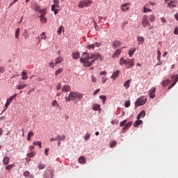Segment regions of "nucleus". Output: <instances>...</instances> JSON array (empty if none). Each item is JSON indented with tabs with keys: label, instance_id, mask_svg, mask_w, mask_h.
I'll use <instances>...</instances> for the list:
<instances>
[{
	"label": "nucleus",
	"instance_id": "nucleus-1",
	"mask_svg": "<svg viewBox=\"0 0 178 178\" xmlns=\"http://www.w3.org/2000/svg\"><path fill=\"white\" fill-rule=\"evenodd\" d=\"M98 58H99L100 60H104V58L101 56L99 53L96 52L89 54L88 52L85 51L80 58V62L81 63H83L84 67H90V66L94 65L95 60H98Z\"/></svg>",
	"mask_w": 178,
	"mask_h": 178
},
{
	"label": "nucleus",
	"instance_id": "nucleus-2",
	"mask_svg": "<svg viewBox=\"0 0 178 178\" xmlns=\"http://www.w3.org/2000/svg\"><path fill=\"white\" fill-rule=\"evenodd\" d=\"M91 3H92V1L91 0H83L79 2L78 7L81 8H88V6H91Z\"/></svg>",
	"mask_w": 178,
	"mask_h": 178
},
{
	"label": "nucleus",
	"instance_id": "nucleus-3",
	"mask_svg": "<svg viewBox=\"0 0 178 178\" xmlns=\"http://www.w3.org/2000/svg\"><path fill=\"white\" fill-rule=\"evenodd\" d=\"M147 102V98L145 96H142L138 98L136 102V106H141V105H145Z\"/></svg>",
	"mask_w": 178,
	"mask_h": 178
},
{
	"label": "nucleus",
	"instance_id": "nucleus-4",
	"mask_svg": "<svg viewBox=\"0 0 178 178\" xmlns=\"http://www.w3.org/2000/svg\"><path fill=\"white\" fill-rule=\"evenodd\" d=\"M142 26L143 27H149L151 26V23L148 20V17L147 15H144L142 19Z\"/></svg>",
	"mask_w": 178,
	"mask_h": 178
},
{
	"label": "nucleus",
	"instance_id": "nucleus-5",
	"mask_svg": "<svg viewBox=\"0 0 178 178\" xmlns=\"http://www.w3.org/2000/svg\"><path fill=\"white\" fill-rule=\"evenodd\" d=\"M76 99V92H70L69 94V97L65 98L66 102H70V101H74Z\"/></svg>",
	"mask_w": 178,
	"mask_h": 178
},
{
	"label": "nucleus",
	"instance_id": "nucleus-6",
	"mask_svg": "<svg viewBox=\"0 0 178 178\" xmlns=\"http://www.w3.org/2000/svg\"><path fill=\"white\" fill-rule=\"evenodd\" d=\"M156 91V88L152 87L149 90V97L152 99H154L155 98V92Z\"/></svg>",
	"mask_w": 178,
	"mask_h": 178
},
{
	"label": "nucleus",
	"instance_id": "nucleus-7",
	"mask_svg": "<svg viewBox=\"0 0 178 178\" xmlns=\"http://www.w3.org/2000/svg\"><path fill=\"white\" fill-rule=\"evenodd\" d=\"M134 66V59H128L127 60V69H131Z\"/></svg>",
	"mask_w": 178,
	"mask_h": 178
},
{
	"label": "nucleus",
	"instance_id": "nucleus-8",
	"mask_svg": "<svg viewBox=\"0 0 178 178\" xmlns=\"http://www.w3.org/2000/svg\"><path fill=\"white\" fill-rule=\"evenodd\" d=\"M28 86L29 84H25L23 82L19 81V84L17 85L16 88L17 90H23V88H26Z\"/></svg>",
	"mask_w": 178,
	"mask_h": 178
},
{
	"label": "nucleus",
	"instance_id": "nucleus-9",
	"mask_svg": "<svg viewBox=\"0 0 178 178\" xmlns=\"http://www.w3.org/2000/svg\"><path fill=\"white\" fill-rule=\"evenodd\" d=\"M100 46H101V43L95 42L94 44L88 45L87 48H88V49H95V48H98V47H100Z\"/></svg>",
	"mask_w": 178,
	"mask_h": 178
},
{
	"label": "nucleus",
	"instance_id": "nucleus-10",
	"mask_svg": "<svg viewBox=\"0 0 178 178\" xmlns=\"http://www.w3.org/2000/svg\"><path fill=\"white\" fill-rule=\"evenodd\" d=\"M120 54H122V49H118L113 54L112 58H119Z\"/></svg>",
	"mask_w": 178,
	"mask_h": 178
},
{
	"label": "nucleus",
	"instance_id": "nucleus-11",
	"mask_svg": "<svg viewBox=\"0 0 178 178\" xmlns=\"http://www.w3.org/2000/svg\"><path fill=\"white\" fill-rule=\"evenodd\" d=\"M113 48H120L122 47V43L119 40H115L113 42Z\"/></svg>",
	"mask_w": 178,
	"mask_h": 178
},
{
	"label": "nucleus",
	"instance_id": "nucleus-12",
	"mask_svg": "<svg viewBox=\"0 0 178 178\" xmlns=\"http://www.w3.org/2000/svg\"><path fill=\"white\" fill-rule=\"evenodd\" d=\"M92 109L93 111H97L98 112H99V113H101V105L98 104H95L92 106Z\"/></svg>",
	"mask_w": 178,
	"mask_h": 178
},
{
	"label": "nucleus",
	"instance_id": "nucleus-13",
	"mask_svg": "<svg viewBox=\"0 0 178 178\" xmlns=\"http://www.w3.org/2000/svg\"><path fill=\"white\" fill-rule=\"evenodd\" d=\"M120 73V71L119 70H117L115 72H113V74L111 75V79L113 80L116 79V77H119V74Z\"/></svg>",
	"mask_w": 178,
	"mask_h": 178
},
{
	"label": "nucleus",
	"instance_id": "nucleus-14",
	"mask_svg": "<svg viewBox=\"0 0 178 178\" xmlns=\"http://www.w3.org/2000/svg\"><path fill=\"white\" fill-rule=\"evenodd\" d=\"M70 91V87L67 85H64L62 88L63 92H69Z\"/></svg>",
	"mask_w": 178,
	"mask_h": 178
},
{
	"label": "nucleus",
	"instance_id": "nucleus-15",
	"mask_svg": "<svg viewBox=\"0 0 178 178\" xmlns=\"http://www.w3.org/2000/svg\"><path fill=\"white\" fill-rule=\"evenodd\" d=\"M63 60V57L62 56L57 57L55 60V65H59V63H62Z\"/></svg>",
	"mask_w": 178,
	"mask_h": 178
},
{
	"label": "nucleus",
	"instance_id": "nucleus-16",
	"mask_svg": "<svg viewBox=\"0 0 178 178\" xmlns=\"http://www.w3.org/2000/svg\"><path fill=\"white\" fill-rule=\"evenodd\" d=\"M168 6L169 8H176V1L171 0L168 3Z\"/></svg>",
	"mask_w": 178,
	"mask_h": 178
},
{
	"label": "nucleus",
	"instance_id": "nucleus-17",
	"mask_svg": "<svg viewBox=\"0 0 178 178\" xmlns=\"http://www.w3.org/2000/svg\"><path fill=\"white\" fill-rule=\"evenodd\" d=\"M13 101V97H10V98L7 99V102L5 104L6 109H8V106H9V105H10V102H12Z\"/></svg>",
	"mask_w": 178,
	"mask_h": 178
},
{
	"label": "nucleus",
	"instance_id": "nucleus-18",
	"mask_svg": "<svg viewBox=\"0 0 178 178\" xmlns=\"http://www.w3.org/2000/svg\"><path fill=\"white\" fill-rule=\"evenodd\" d=\"M172 79L174 80L172 83L171 84L173 86L176 84V83H177L178 75H172Z\"/></svg>",
	"mask_w": 178,
	"mask_h": 178
},
{
	"label": "nucleus",
	"instance_id": "nucleus-19",
	"mask_svg": "<svg viewBox=\"0 0 178 178\" xmlns=\"http://www.w3.org/2000/svg\"><path fill=\"white\" fill-rule=\"evenodd\" d=\"M33 136H34V133L33 132V131H30L28 133V136H27V140L28 141H31V137H33Z\"/></svg>",
	"mask_w": 178,
	"mask_h": 178
},
{
	"label": "nucleus",
	"instance_id": "nucleus-20",
	"mask_svg": "<svg viewBox=\"0 0 178 178\" xmlns=\"http://www.w3.org/2000/svg\"><path fill=\"white\" fill-rule=\"evenodd\" d=\"M75 99H79V101H81V99H83V95L79 92H75Z\"/></svg>",
	"mask_w": 178,
	"mask_h": 178
},
{
	"label": "nucleus",
	"instance_id": "nucleus-21",
	"mask_svg": "<svg viewBox=\"0 0 178 178\" xmlns=\"http://www.w3.org/2000/svg\"><path fill=\"white\" fill-rule=\"evenodd\" d=\"M86 159L85 157L83 156H80V157L79 158V159H78L79 163H83V164H84V163H86Z\"/></svg>",
	"mask_w": 178,
	"mask_h": 178
},
{
	"label": "nucleus",
	"instance_id": "nucleus-22",
	"mask_svg": "<svg viewBox=\"0 0 178 178\" xmlns=\"http://www.w3.org/2000/svg\"><path fill=\"white\" fill-rule=\"evenodd\" d=\"M21 74L22 76V80H27V79H29V75H27V72L23 71Z\"/></svg>",
	"mask_w": 178,
	"mask_h": 178
},
{
	"label": "nucleus",
	"instance_id": "nucleus-23",
	"mask_svg": "<svg viewBox=\"0 0 178 178\" xmlns=\"http://www.w3.org/2000/svg\"><path fill=\"white\" fill-rule=\"evenodd\" d=\"M145 117V111H143L138 115L137 119H143V118Z\"/></svg>",
	"mask_w": 178,
	"mask_h": 178
},
{
	"label": "nucleus",
	"instance_id": "nucleus-24",
	"mask_svg": "<svg viewBox=\"0 0 178 178\" xmlns=\"http://www.w3.org/2000/svg\"><path fill=\"white\" fill-rule=\"evenodd\" d=\"M143 123V120H138L134 123V127H138Z\"/></svg>",
	"mask_w": 178,
	"mask_h": 178
},
{
	"label": "nucleus",
	"instance_id": "nucleus-25",
	"mask_svg": "<svg viewBox=\"0 0 178 178\" xmlns=\"http://www.w3.org/2000/svg\"><path fill=\"white\" fill-rule=\"evenodd\" d=\"M133 122H129L122 129V131H124V130H127V129L130 128Z\"/></svg>",
	"mask_w": 178,
	"mask_h": 178
},
{
	"label": "nucleus",
	"instance_id": "nucleus-26",
	"mask_svg": "<svg viewBox=\"0 0 178 178\" xmlns=\"http://www.w3.org/2000/svg\"><path fill=\"white\" fill-rule=\"evenodd\" d=\"M38 39H39V42H41V40H47V35L45 34V33H42L41 35H40V36L38 37Z\"/></svg>",
	"mask_w": 178,
	"mask_h": 178
},
{
	"label": "nucleus",
	"instance_id": "nucleus-27",
	"mask_svg": "<svg viewBox=\"0 0 178 178\" xmlns=\"http://www.w3.org/2000/svg\"><path fill=\"white\" fill-rule=\"evenodd\" d=\"M130 83H131V79H129L124 82V87H125L127 90V88H129V87H130Z\"/></svg>",
	"mask_w": 178,
	"mask_h": 178
},
{
	"label": "nucleus",
	"instance_id": "nucleus-28",
	"mask_svg": "<svg viewBox=\"0 0 178 178\" xmlns=\"http://www.w3.org/2000/svg\"><path fill=\"white\" fill-rule=\"evenodd\" d=\"M129 3H125L122 5L121 6V10H122V12H124V10H129V7H127Z\"/></svg>",
	"mask_w": 178,
	"mask_h": 178
},
{
	"label": "nucleus",
	"instance_id": "nucleus-29",
	"mask_svg": "<svg viewBox=\"0 0 178 178\" xmlns=\"http://www.w3.org/2000/svg\"><path fill=\"white\" fill-rule=\"evenodd\" d=\"M161 84L163 87H167L168 84H170V81L168 79H166L165 81H163Z\"/></svg>",
	"mask_w": 178,
	"mask_h": 178
},
{
	"label": "nucleus",
	"instance_id": "nucleus-30",
	"mask_svg": "<svg viewBox=\"0 0 178 178\" xmlns=\"http://www.w3.org/2000/svg\"><path fill=\"white\" fill-rule=\"evenodd\" d=\"M38 168L40 170H42V169H45V164L42 163H39L38 165Z\"/></svg>",
	"mask_w": 178,
	"mask_h": 178
},
{
	"label": "nucleus",
	"instance_id": "nucleus-31",
	"mask_svg": "<svg viewBox=\"0 0 178 178\" xmlns=\"http://www.w3.org/2000/svg\"><path fill=\"white\" fill-rule=\"evenodd\" d=\"M72 58H73V59H79V58H80V53H79V52L73 53Z\"/></svg>",
	"mask_w": 178,
	"mask_h": 178
},
{
	"label": "nucleus",
	"instance_id": "nucleus-32",
	"mask_svg": "<svg viewBox=\"0 0 178 178\" xmlns=\"http://www.w3.org/2000/svg\"><path fill=\"white\" fill-rule=\"evenodd\" d=\"M26 156L28 158H33V156H35V152H29L26 154Z\"/></svg>",
	"mask_w": 178,
	"mask_h": 178
},
{
	"label": "nucleus",
	"instance_id": "nucleus-33",
	"mask_svg": "<svg viewBox=\"0 0 178 178\" xmlns=\"http://www.w3.org/2000/svg\"><path fill=\"white\" fill-rule=\"evenodd\" d=\"M63 30H65V27H63V26L61 25L57 31V33L58 34V35H60V34H62Z\"/></svg>",
	"mask_w": 178,
	"mask_h": 178
},
{
	"label": "nucleus",
	"instance_id": "nucleus-34",
	"mask_svg": "<svg viewBox=\"0 0 178 178\" xmlns=\"http://www.w3.org/2000/svg\"><path fill=\"white\" fill-rule=\"evenodd\" d=\"M10 161V159H9V157L6 156L3 159V164L4 165H8L9 163V161Z\"/></svg>",
	"mask_w": 178,
	"mask_h": 178
},
{
	"label": "nucleus",
	"instance_id": "nucleus-35",
	"mask_svg": "<svg viewBox=\"0 0 178 178\" xmlns=\"http://www.w3.org/2000/svg\"><path fill=\"white\" fill-rule=\"evenodd\" d=\"M138 45H140V44H143L144 42V38L141 36H138Z\"/></svg>",
	"mask_w": 178,
	"mask_h": 178
},
{
	"label": "nucleus",
	"instance_id": "nucleus-36",
	"mask_svg": "<svg viewBox=\"0 0 178 178\" xmlns=\"http://www.w3.org/2000/svg\"><path fill=\"white\" fill-rule=\"evenodd\" d=\"M20 35V28L17 29L15 31V38L19 40V35Z\"/></svg>",
	"mask_w": 178,
	"mask_h": 178
},
{
	"label": "nucleus",
	"instance_id": "nucleus-37",
	"mask_svg": "<svg viewBox=\"0 0 178 178\" xmlns=\"http://www.w3.org/2000/svg\"><path fill=\"white\" fill-rule=\"evenodd\" d=\"M120 65L123 66V65H127V60H124L123 58H121L120 60Z\"/></svg>",
	"mask_w": 178,
	"mask_h": 178
},
{
	"label": "nucleus",
	"instance_id": "nucleus-38",
	"mask_svg": "<svg viewBox=\"0 0 178 178\" xmlns=\"http://www.w3.org/2000/svg\"><path fill=\"white\" fill-rule=\"evenodd\" d=\"M58 139L60 140V141H63V140H65L66 139V136L65 135H62L60 136V135H58Z\"/></svg>",
	"mask_w": 178,
	"mask_h": 178
},
{
	"label": "nucleus",
	"instance_id": "nucleus-39",
	"mask_svg": "<svg viewBox=\"0 0 178 178\" xmlns=\"http://www.w3.org/2000/svg\"><path fill=\"white\" fill-rule=\"evenodd\" d=\"M31 34V33H29V31H27V29H25L24 31V33L23 34L24 37H25V38H28V37Z\"/></svg>",
	"mask_w": 178,
	"mask_h": 178
},
{
	"label": "nucleus",
	"instance_id": "nucleus-40",
	"mask_svg": "<svg viewBox=\"0 0 178 178\" xmlns=\"http://www.w3.org/2000/svg\"><path fill=\"white\" fill-rule=\"evenodd\" d=\"M44 16V15L40 16V22H42V23H47V18H45Z\"/></svg>",
	"mask_w": 178,
	"mask_h": 178
},
{
	"label": "nucleus",
	"instance_id": "nucleus-41",
	"mask_svg": "<svg viewBox=\"0 0 178 178\" xmlns=\"http://www.w3.org/2000/svg\"><path fill=\"white\" fill-rule=\"evenodd\" d=\"M62 72H63V69L60 68L58 70L56 71L55 72V76H58V74H60V73H62Z\"/></svg>",
	"mask_w": 178,
	"mask_h": 178
},
{
	"label": "nucleus",
	"instance_id": "nucleus-42",
	"mask_svg": "<svg viewBox=\"0 0 178 178\" xmlns=\"http://www.w3.org/2000/svg\"><path fill=\"white\" fill-rule=\"evenodd\" d=\"M116 144H117L116 140H113L110 142L111 148H113V147H115Z\"/></svg>",
	"mask_w": 178,
	"mask_h": 178
},
{
	"label": "nucleus",
	"instance_id": "nucleus-43",
	"mask_svg": "<svg viewBox=\"0 0 178 178\" xmlns=\"http://www.w3.org/2000/svg\"><path fill=\"white\" fill-rule=\"evenodd\" d=\"M134 52H136V48H134L132 50H129V56L130 57L133 56Z\"/></svg>",
	"mask_w": 178,
	"mask_h": 178
},
{
	"label": "nucleus",
	"instance_id": "nucleus-44",
	"mask_svg": "<svg viewBox=\"0 0 178 178\" xmlns=\"http://www.w3.org/2000/svg\"><path fill=\"white\" fill-rule=\"evenodd\" d=\"M126 123H127V120H124L122 121L120 123V127H123V126H126Z\"/></svg>",
	"mask_w": 178,
	"mask_h": 178
},
{
	"label": "nucleus",
	"instance_id": "nucleus-45",
	"mask_svg": "<svg viewBox=\"0 0 178 178\" xmlns=\"http://www.w3.org/2000/svg\"><path fill=\"white\" fill-rule=\"evenodd\" d=\"M100 99H102L103 104H105V101H106V96L101 95L99 96Z\"/></svg>",
	"mask_w": 178,
	"mask_h": 178
},
{
	"label": "nucleus",
	"instance_id": "nucleus-46",
	"mask_svg": "<svg viewBox=\"0 0 178 178\" xmlns=\"http://www.w3.org/2000/svg\"><path fill=\"white\" fill-rule=\"evenodd\" d=\"M33 145H38V147H40L41 148L42 143L40 141L33 142Z\"/></svg>",
	"mask_w": 178,
	"mask_h": 178
},
{
	"label": "nucleus",
	"instance_id": "nucleus-47",
	"mask_svg": "<svg viewBox=\"0 0 178 178\" xmlns=\"http://www.w3.org/2000/svg\"><path fill=\"white\" fill-rule=\"evenodd\" d=\"M91 137V134H86L85 137H84V140H86V141L90 140V138Z\"/></svg>",
	"mask_w": 178,
	"mask_h": 178
},
{
	"label": "nucleus",
	"instance_id": "nucleus-48",
	"mask_svg": "<svg viewBox=\"0 0 178 178\" xmlns=\"http://www.w3.org/2000/svg\"><path fill=\"white\" fill-rule=\"evenodd\" d=\"M143 12H144L145 13H147V12H152V10L144 7V8H143Z\"/></svg>",
	"mask_w": 178,
	"mask_h": 178
},
{
	"label": "nucleus",
	"instance_id": "nucleus-49",
	"mask_svg": "<svg viewBox=\"0 0 178 178\" xmlns=\"http://www.w3.org/2000/svg\"><path fill=\"white\" fill-rule=\"evenodd\" d=\"M149 22H155V16L154 15H149Z\"/></svg>",
	"mask_w": 178,
	"mask_h": 178
},
{
	"label": "nucleus",
	"instance_id": "nucleus-50",
	"mask_svg": "<svg viewBox=\"0 0 178 178\" xmlns=\"http://www.w3.org/2000/svg\"><path fill=\"white\" fill-rule=\"evenodd\" d=\"M23 175L24 176V177H29V176H30V172L25 171V172H24Z\"/></svg>",
	"mask_w": 178,
	"mask_h": 178
},
{
	"label": "nucleus",
	"instance_id": "nucleus-51",
	"mask_svg": "<svg viewBox=\"0 0 178 178\" xmlns=\"http://www.w3.org/2000/svg\"><path fill=\"white\" fill-rule=\"evenodd\" d=\"M45 10H46L45 9L39 10V12L41 13V15L45 16V13H46Z\"/></svg>",
	"mask_w": 178,
	"mask_h": 178
},
{
	"label": "nucleus",
	"instance_id": "nucleus-52",
	"mask_svg": "<svg viewBox=\"0 0 178 178\" xmlns=\"http://www.w3.org/2000/svg\"><path fill=\"white\" fill-rule=\"evenodd\" d=\"M124 106L125 108H129L130 106V101L125 102Z\"/></svg>",
	"mask_w": 178,
	"mask_h": 178
},
{
	"label": "nucleus",
	"instance_id": "nucleus-53",
	"mask_svg": "<svg viewBox=\"0 0 178 178\" xmlns=\"http://www.w3.org/2000/svg\"><path fill=\"white\" fill-rule=\"evenodd\" d=\"M49 65L50 67H51V69H54L55 67V63L54 62H50Z\"/></svg>",
	"mask_w": 178,
	"mask_h": 178
},
{
	"label": "nucleus",
	"instance_id": "nucleus-54",
	"mask_svg": "<svg viewBox=\"0 0 178 178\" xmlns=\"http://www.w3.org/2000/svg\"><path fill=\"white\" fill-rule=\"evenodd\" d=\"M13 168V165H8L6 167V169L7 170H10V169H12Z\"/></svg>",
	"mask_w": 178,
	"mask_h": 178
},
{
	"label": "nucleus",
	"instance_id": "nucleus-55",
	"mask_svg": "<svg viewBox=\"0 0 178 178\" xmlns=\"http://www.w3.org/2000/svg\"><path fill=\"white\" fill-rule=\"evenodd\" d=\"M60 88H62V84L59 83L56 86V90H59Z\"/></svg>",
	"mask_w": 178,
	"mask_h": 178
},
{
	"label": "nucleus",
	"instance_id": "nucleus-56",
	"mask_svg": "<svg viewBox=\"0 0 178 178\" xmlns=\"http://www.w3.org/2000/svg\"><path fill=\"white\" fill-rule=\"evenodd\" d=\"M51 105H53V106H57L58 104V102L56 100H54L52 103Z\"/></svg>",
	"mask_w": 178,
	"mask_h": 178
},
{
	"label": "nucleus",
	"instance_id": "nucleus-57",
	"mask_svg": "<svg viewBox=\"0 0 178 178\" xmlns=\"http://www.w3.org/2000/svg\"><path fill=\"white\" fill-rule=\"evenodd\" d=\"M35 6V9H36L37 10H38V12H40V10L41 9H40V6H38V4H34Z\"/></svg>",
	"mask_w": 178,
	"mask_h": 178
},
{
	"label": "nucleus",
	"instance_id": "nucleus-58",
	"mask_svg": "<svg viewBox=\"0 0 178 178\" xmlns=\"http://www.w3.org/2000/svg\"><path fill=\"white\" fill-rule=\"evenodd\" d=\"M48 152H49V149L46 148V149H44V154H45V156H48Z\"/></svg>",
	"mask_w": 178,
	"mask_h": 178
},
{
	"label": "nucleus",
	"instance_id": "nucleus-59",
	"mask_svg": "<svg viewBox=\"0 0 178 178\" xmlns=\"http://www.w3.org/2000/svg\"><path fill=\"white\" fill-rule=\"evenodd\" d=\"M106 80H108V79H106V77H102V81L103 84H105V83H106Z\"/></svg>",
	"mask_w": 178,
	"mask_h": 178
},
{
	"label": "nucleus",
	"instance_id": "nucleus-60",
	"mask_svg": "<svg viewBox=\"0 0 178 178\" xmlns=\"http://www.w3.org/2000/svg\"><path fill=\"white\" fill-rule=\"evenodd\" d=\"M99 91H101L100 89L96 90L93 92V95H97L99 92Z\"/></svg>",
	"mask_w": 178,
	"mask_h": 178
},
{
	"label": "nucleus",
	"instance_id": "nucleus-61",
	"mask_svg": "<svg viewBox=\"0 0 178 178\" xmlns=\"http://www.w3.org/2000/svg\"><path fill=\"white\" fill-rule=\"evenodd\" d=\"M5 72V68L3 67H0V74L1 73H4Z\"/></svg>",
	"mask_w": 178,
	"mask_h": 178
},
{
	"label": "nucleus",
	"instance_id": "nucleus-62",
	"mask_svg": "<svg viewBox=\"0 0 178 178\" xmlns=\"http://www.w3.org/2000/svg\"><path fill=\"white\" fill-rule=\"evenodd\" d=\"M174 34H175V35H178V28L177 27L175 28V31H174Z\"/></svg>",
	"mask_w": 178,
	"mask_h": 178
},
{
	"label": "nucleus",
	"instance_id": "nucleus-63",
	"mask_svg": "<svg viewBox=\"0 0 178 178\" xmlns=\"http://www.w3.org/2000/svg\"><path fill=\"white\" fill-rule=\"evenodd\" d=\"M92 83H95L97 81V78H95L94 76H92Z\"/></svg>",
	"mask_w": 178,
	"mask_h": 178
},
{
	"label": "nucleus",
	"instance_id": "nucleus-64",
	"mask_svg": "<svg viewBox=\"0 0 178 178\" xmlns=\"http://www.w3.org/2000/svg\"><path fill=\"white\" fill-rule=\"evenodd\" d=\"M161 20L162 23H166V19H165L164 17H161Z\"/></svg>",
	"mask_w": 178,
	"mask_h": 178
}]
</instances>
